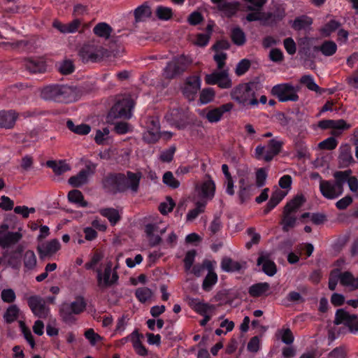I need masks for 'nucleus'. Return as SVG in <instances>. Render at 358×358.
<instances>
[{
    "instance_id": "1",
    "label": "nucleus",
    "mask_w": 358,
    "mask_h": 358,
    "mask_svg": "<svg viewBox=\"0 0 358 358\" xmlns=\"http://www.w3.org/2000/svg\"><path fill=\"white\" fill-rule=\"evenodd\" d=\"M257 85L255 83H245L234 87L230 96L241 109H251L258 107Z\"/></svg>"
},
{
    "instance_id": "2",
    "label": "nucleus",
    "mask_w": 358,
    "mask_h": 358,
    "mask_svg": "<svg viewBox=\"0 0 358 358\" xmlns=\"http://www.w3.org/2000/svg\"><path fill=\"white\" fill-rule=\"evenodd\" d=\"M41 96L46 100L69 103L78 99V92L76 87L72 86L49 85L42 90Z\"/></svg>"
},
{
    "instance_id": "3",
    "label": "nucleus",
    "mask_w": 358,
    "mask_h": 358,
    "mask_svg": "<svg viewBox=\"0 0 358 358\" xmlns=\"http://www.w3.org/2000/svg\"><path fill=\"white\" fill-rule=\"evenodd\" d=\"M333 176L335 181L321 180L320 191L322 195L327 199H334L343 193L345 185V173L336 171Z\"/></svg>"
},
{
    "instance_id": "4",
    "label": "nucleus",
    "mask_w": 358,
    "mask_h": 358,
    "mask_svg": "<svg viewBox=\"0 0 358 358\" xmlns=\"http://www.w3.org/2000/svg\"><path fill=\"white\" fill-rule=\"evenodd\" d=\"M82 59L86 62H99L110 56V52L97 41L85 43L79 51Z\"/></svg>"
},
{
    "instance_id": "5",
    "label": "nucleus",
    "mask_w": 358,
    "mask_h": 358,
    "mask_svg": "<svg viewBox=\"0 0 358 358\" xmlns=\"http://www.w3.org/2000/svg\"><path fill=\"white\" fill-rule=\"evenodd\" d=\"M299 89V87H295L290 83H285L274 85L271 93L280 102L297 101Z\"/></svg>"
},
{
    "instance_id": "6",
    "label": "nucleus",
    "mask_w": 358,
    "mask_h": 358,
    "mask_svg": "<svg viewBox=\"0 0 358 358\" xmlns=\"http://www.w3.org/2000/svg\"><path fill=\"white\" fill-rule=\"evenodd\" d=\"M134 101L129 98H123L119 100L110 109L107 115V121L112 122L117 118L129 119L132 115V109L134 108Z\"/></svg>"
},
{
    "instance_id": "7",
    "label": "nucleus",
    "mask_w": 358,
    "mask_h": 358,
    "mask_svg": "<svg viewBox=\"0 0 358 358\" xmlns=\"http://www.w3.org/2000/svg\"><path fill=\"white\" fill-rule=\"evenodd\" d=\"M192 60L187 56L180 55L169 62L163 70L166 78L172 79L182 74L192 64Z\"/></svg>"
},
{
    "instance_id": "8",
    "label": "nucleus",
    "mask_w": 358,
    "mask_h": 358,
    "mask_svg": "<svg viewBox=\"0 0 358 358\" xmlns=\"http://www.w3.org/2000/svg\"><path fill=\"white\" fill-rule=\"evenodd\" d=\"M215 183L209 175H206L204 178L196 183L195 185V194L202 200L201 202L210 201L215 196Z\"/></svg>"
},
{
    "instance_id": "9",
    "label": "nucleus",
    "mask_w": 358,
    "mask_h": 358,
    "mask_svg": "<svg viewBox=\"0 0 358 358\" xmlns=\"http://www.w3.org/2000/svg\"><path fill=\"white\" fill-rule=\"evenodd\" d=\"M86 306L84 299L79 297L71 303H64L62 305L60 315L66 322H71L75 319L73 315L83 312Z\"/></svg>"
},
{
    "instance_id": "10",
    "label": "nucleus",
    "mask_w": 358,
    "mask_h": 358,
    "mask_svg": "<svg viewBox=\"0 0 358 358\" xmlns=\"http://www.w3.org/2000/svg\"><path fill=\"white\" fill-rule=\"evenodd\" d=\"M113 264L107 262L104 270H97V283L100 288H106L115 284L118 280V275L115 271L112 272Z\"/></svg>"
},
{
    "instance_id": "11",
    "label": "nucleus",
    "mask_w": 358,
    "mask_h": 358,
    "mask_svg": "<svg viewBox=\"0 0 358 358\" xmlns=\"http://www.w3.org/2000/svg\"><path fill=\"white\" fill-rule=\"evenodd\" d=\"M104 189L112 194L125 191V176L123 174L108 175L102 182Z\"/></svg>"
},
{
    "instance_id": "12",
    "label": "nucleus",
    "mask_w": 358,
    "mask_h": 358,
    "mask_svg": "<svg viewBox=\"0 0 358 358\" xmlns=\"http://www.w3.org/2000/svg\"><path fill=\"white\" fill-rule=\"evenodd\" d=\"M334 323L336 325H344L352 333L358 331V317L356 315L350 314L344 309H338L336 311Z\"/></svg>"
},
{
    "instance_id": "13",
    "label": "nucleus",
    "mask_w": 358,
    "mask_h": 358,
    "mask_svg": "<svg viewBox=\"0 0 358 358\" xmlns=\"http://www.w3.org/2000/svg\"><path fill=\"white\" fill-rule=\"evenodd\" d=\"M8 228L7 224H2L0 226V247L3 249L12 247L22 238V234L20 231H9Z\"/></svg>"
},
{
    "instance_id": "14",
    "label": "nucleus",
    "mask_w": 358,
    "mask_h": 358,
    "mask_svg": "<svg viewBox=\"0 0 358 358\" xmlns=\"http://www.w3.org/2000/svg\"><path fill=\"white\" fill-rule=\"evenodd\" d=\"M27 300L29 307L35 316L43 319L48 317L50 309L46 306L44 299L38 295H32Z\"/></svg>"
},
{
    "instance_id": "15",
    "label": "nucleus",
    "mask_w": 358,
    "mask_h": 358,
    "mask_svg": "<svg viewBox=\"0 0 358 358\" xmlns=\"http://www.w3.org/2000/svg\"><path fill=\"white\" fill-rule=\"evenodd\" d=\"M229 70H217L210 74H207L205 81L208 85H218L220 88L228 89L232 85L229 76Z\"/></svg>"
},
{
    "instance_id": "16",
    "label": "nucleus",
    "mask_w": 358,
    "mask_h": 358,
    "mask_svg": "<svg viewBox=\"0 0 358 358\" xmlns=\"http://www.w3.org/2000/svg\"><path fill=\"white\" fill-rule=\"evenodd\" d=\"M164 118L171 125L182 129L187 124L189 112L184 109L172 108L166 113Z\"/></svg>"
},
{
    "instance_id": "17",
    "label": "nucleus",
    "mask_w": 358,
    "mask_h": 358,
    "mask_svg": "<svg viewBox=\"0 0 358 358\" xmlns=\"http://www.w3.org/2000/svg\"><path fill=\"white\" fill-rule=\"evenodd\" d=\"M96 168V165L94 163L88 162L84 169L69 179V184L73 187H80L87 183L88 178L94 173Z\"/></svg>"
},
{
    "instance_id": "18",
    "label": "nucleus",
    "mask_w": 358,
    "mask_h": 358,
    "mask_svg": "<svg viewBox=\"0 0 358 358\" xmlns=\"http://www.w3.org/2000/svg\"><path fill=\"white\" fill-rule=\"evenodd\" d=\"M61 248L59 241L56 239H51L39 243L36 248L39 257L43 259L51 257L55 255Z\"/></svg>"
},
{
    "instance_id": "19",
    "label": "nucleus",
    "mask_w": 358,
    "mask_h": 358,
    "mask_svg": "<svg viewBox=\"0 0 358 358\" xmlns=\"http://www.w3.org/2000/svg\"><path fill=\"white\" fill-rule=\"evenodd\" d=\"M161 136L159 122L157 119L150 117L147 122V129L144 131L143 138L148 143L157 142Z\"/></svg>"
},
{
    "instance_id": "20",
    "label": "nucleus",
    "mask_w": 358,
    "mask_h": 358,
    "mask_svg": "<svg viewBox=\"0 0 358 358\" xmlns=\"http://www.w3.org/2000/svg\"><path fill=\"white\" fill-rule=\"evenodd\" d=\"M187 300L189 306L201 315L213 313L215 310V306L206 303L199 299L188 297Z\"/></svg>"
},
{
    "instance_id": "21",
    "label": "nucleus",
    "mask_w": 358,
    "mask_h": 358,
    "mask_svg": "<svg viewBox=\"0 0 358 358\" xmlns=\"http://www.w3.org/2000/svg\"><path fill=\"white\" fill-rule=\"evenodd\" d=\"M201 88V79L199 76L189 77L182 90L183 94L189 99H194L195 95Z\"/></svg>"
},
{
    "instance_id": "22",
    "label": "nucleus",
    "mask_w": 358,
    "mask_h": 358,
    "mask_svg": "<svg viewBox=\"0 0 358 358\" xmlns=\"http://www.w3.org/2000/svg\"><path fill=\"white\" fill-rule=\"evenodd\" d=\"M284 142L278 137L271 139L268 143V150L264 156L266 162L271 161L275 156L278 155L282 150Z\"/></svg>"
},
{
    "instance_id": "23",
    "label": "nucleus",
    "mask_w": 358,
    "mask_h": 358,
    "mask_svg": "<svg viewBox=\"0 0 358 358\" xmlns=\"http://www.w3.org/2000/svg\"><path fill=\"white\" fill-rule=\"evenodd\" d=\"M248 10H253L247 15L246 20L248 21H262L265 25L270 24L269 20L273 17L271 13H262L261 8H253L252 6H248Z\"/></svg>"
},
{
    "instance_id": "24",
    "label": "nucleus",
    "mask_w": 358,
    "mask_h": 358,
    "mask_svg": "<svg viewBox=\"0 0 358 358\" xmlns=\"http://www.w3.org/2000/svg\"><path fill=\"white\" fill-rule=\"evenodd\" d=\"M220 266L225 272H236L245 268L246 263L235 261L229 257H224L221 261Z\"/></svg>"
},
{
    "instance_id": "25",
    "label": "nucleus",
    "mask_w": 358,
    "mask_h": 358,
    "mask_svg": "<svg viewBox=\"0 0 358 358\" xmlns=\"http://www.w3.org/2000/svg\"><path fill=\"white\" fill-rule=\"evenodd\" d=\"M233 108L234 105L231 103L223 104L219 108L210 110L206 114V118L210 122H217L221 119L224 113L229 112Z\"/></svg>"
},
{
    "instance_id": "26",
    "label": "nucleus",
    "mask_w": 358,
    "mask_h": 358,
    "mask_svg": "<svg viewBox=\"0 0 358 358\" xmlns=\"http://www.w3.org/2000/svg\"><path fill=\"white\" fill-rule=\"evenodd\" d=\"M257 265L262 266V271L268 275L273 276L277 269L275 263L271 261L267 254H262L257 259Z\"/></svg>"
},
{
    "instance_id": "27",
    "label": "nucleus",
    "mask_w": 358,
    "mask_h": 358,
    "mask_svg": "<svg viewBox=\"0 0 358 358\" xmlns=\"http://www.w3.org/2000/svg\"><path fill=\"white\" fill-rule=\"evenodd\" d=\"M24 271L25 272L34 271L37 266V258L31 250H26L22 255Z\"/></svg>"
},
{
    "instance_id": "28",
    "label": "nucleus",
    "mask_w": 358,
    "mask_h": 358,
    "mask_svg": "<svg viewBox=\"0 0 358 358\" xmlns=\"http://www.w3.org/2000/svg\"><path fill=\"white\" fill-rule=\"evenodd\" d=\"M25 69L31 73H41L46 71L45 62L40 59H28L24 61Z\"/></svg>"
},
{
    "instance_id": "29",
    "label": "nucleus",
    "mask_w": 358,
    "mask_h": 358,
    "mask_svg": "<svg viewBox=\"0 0 358 358\" xmlns=\"http://www.w3.org/2000/svg\"><path fill=\"white\" fill-rule=\"evenodd\" d=\"M270 289L271 287L268 282H258L249 287L248 293L252 297H259L268 295Z\"/></svg>"
},
{
    "instance_id": "30",
    "label": "nucleus",
    "mask_w": 358,
    "mask_h": 358,
    "mask_svg": "<svg viewBox=\"0 0 358 358\" xmlns=\"http://www.w3.org/2000/svg\"><path fill=\"white\" fill-rule=\"evenodd\" d=\"M141 177L142 175L140 172H127V177H125V190L129 189L132 192H136L138 189Z\"/></svg>"
},
{
    "instance_id": "31",
    "label": "nucleus",
    "mask_w": 358,
    "mask_h": 358,
    "mask_svg": "<svg viewBox=\"0 0 358 358\" xmlns=\"http://www.w3.org/2000/svg\"><path fill=\"white\" fill-rule=\"evenodd\" d=\"M339 280L342 285L349 287L351 290L358 289V277L355 278L350 272L340 273Z\"/></svg>"
},
{
    "instance_id": "32",
    "label": "nucleus",
    "mask_w": 358,
    "mask_h": 358,
    "mask_svg": "<svg viewBox=\"0 0 358 358\" xmlns=\"http://www.w3.org/2000/svg\"><path fill=\"white\" fill-rule=\"evenodd\" d=\"M17 117L16 113L13 110L0 112V127H13Z\"/></svg>"
},
{
    "instance_id": "33",
    "label": "nucleus",
    "mask_w": 358,
    "mask_h": 358,
    "mask_svg": "<svg viewBox=\"0 0 358 358\" xmlns=\"http://www.w3.org/2000/svg\"><path fill=\"white\" fill-rule=\"evenodd\" d=\"M135 20L136 22H143L151 16L152 11L147 2L138 6L134 12Z\"/></svg>"
},
{
    "instance_id": "34",
    "label": "nucleus",
    "mask_w": 358,
    "mask_h": 358,
    "mask_svg": "<svg viewBox=\"0 0 358 358\" xmlns=\"http://www.w3.org/2000/svg\"><path fill=\"white\" fill-rule=\"evenodd\" d=\"M113 28L106 22H99L93 29L94 34L99 38L105 40L110 37Z\"/></svg>"
},
{
    "instance_id": "35",
    "label": "nucleus",
    "mask_w": 358,
    "mask_h": 358,
    "mask_svg": "<svg viewBox=\"0 0 358 358\" xmlns=\"http://www.w3.org/2000/svg\"><path fill=\"white\" fill-rule=\"evenodd\" d=\"M22 252V249L18 248L17 251L13 252L8 255L7 252L3 254L4 257H7V265L10 268L16 270H19L21 267V258L20 254Z\"/></svg>"
},
{
    "instance_id": "36",
    "label": "nucleus",
    "mask_w": 358,
    "mask_h": 358,
    "mask_svg": "<svg viewBox=\"0 0 358 358\" xmlns=\"http://www.w3.org/2000/svg\"><path fill=\"white\" fill-rule=\"evenodd\" d=\"M313 24L311 17L307 15H301L296 17L292 23V27L297 31L306 30L310 28Z\"/></svg>"
},
{
    "instance_id": "37",
    "label": "nucleus",
    "mask_w": 358,
    "mask_h": 358,
    "mask_svg": "<svg viewBox=\"0 0 358 358\" xmlns=\"http://www.w3.org/2000/svg\"><path fill=\"white\" fill-rule=\"evenodd\" d=\"M217 6L219 10L228 16L234 15L238 9V4L229 0H221Z\"/></svg>"
},
{
    "instance_id": "38",
    "label": "nucleus",
    "mask_w": 358,
    "mask_h": 358,
    "mask_svg": "<svg viewBox=\"0 0 358 358\" xmlns=\"http://www.w3.org/2000/svg\"><path fill=\"white\" fill-rule=\"evenodd\" d=\"M99 213L106 217L112 225L116 224L120 220V215L117 209L113 208H102L99 210Z\"/></svg>"
},
{
    "instance_id": "39",
    "label": "nucleus",
    "mask_w": 358,
    "mask_h": 358,
    "mask_svg": "<svg viewBox=\"0 0 358 358\" xmlns=\"http://www.w3.org/2000/svg\"><path fill=\"white\" fill-rule=\"evenodd\" d=\"M240 190L239 196L243 201L250 194H253L256 187L254 185H249L245 178H241L239 181Z\"/></svg>"
},
{
    "instance_id": "40",
    "label": "nucleus",
    "mask_w": 358,
    "mask_h": 358,
    "mask_svg": "<svg viewBox=\"0 0 358 358\" xmlns=\"http://www.w3.org/2000/svg\"><path fill=\"white\" fill-rule=\"evenodd\" d=\"M47 166L52 169L53 171L57 175H62L70 170L69 164L64 161H59L58 162L55 161H48L47 162Z\"/></svg>"
},
{
    "instance_id": "41",
    "label": "nucleus",
    "mask_w": 358,
    "mask_h": 358,
    "mask_svg": "<svg viewBox=\"0 0 358 358\" xmlns=\"http://www.w3.org/2000/svg\"><path fill=\"white\" fill-rule=\"evenodd\" d=\"M143 336L140 334L137 331H134V334L132 336L134 338L133 348L136 352L140 356H146L148 355V350L142 344L141 338Z\"/></svg>"
},
{
    "instance_id": "42",
    "label": "nucleus",
    "mask_w": 358,
    "mask_h": 358,
    "mask_svg": "<svg viewBox=\"0 0 358 358\" xmlns=\"http://www.w3.org/2000/svg\"><path fill=\"white\" fill-rule=\"evenodd\" d=\"M68 199L70 202L78 204L81 207H87L88 203L84 200L82 192L78 189H73L69 192Z\"/></svg>"
},
{
    "instance_id": "43",
    "label": "nucleus",
    "mask_w": 358,
    "mask_h": 358,
    "mask_svg": "<svg viewBox=\"0 0 358 358\" xmlns=\"http://www.w3.org/2000/svg\"><path fill=\"white\" fill-rule=\"evenodd\" d=\"M155 15L159 20L168 21L172 18L173 12L171 8L158 6L155 9Z\"/></svg>"
},
{
    "instance_id": "44",
    "label": "nucleus",
    "mask_w": 358,
    "mask_h": 358,
    "mask_svg": "<svg viewBox=\"0 0 358 358\" xmlns=\"http://www.w3.org/2000/svg\"><path fill=\"white\" fill-rule=\"evenodd\" d=\"M66 125L71 131L80 135L88 134L91 131V128L88 124H80L76 125L71 120H68Z\"/></svg>"
},
{
    "instance_id": "45",
    "label": "nucleus",
    "mask_w": 358,
    "mask_h": 358,
    "mask_svg": "<svg viewBox=\"0 0 358 358\" xmlns=\"http://www.w3.org/2000/svg\"><path fill=\"white\" fill-rule=\"evenodd\" d=\"M20 309L17 305L10 306L3 314V319L6 323L15 322L19 317Z\"/></svg>"
},
{
    "instance_id": "46",
    "label": "nucleus",
    "mask_w": 358,
    "mask_h": 358,
    "mask_svg": "<svg viewBox=\"0 0 358 358\" xmlns=\"http://www.w3.org/2000/svg\"><path fill=\"white\" fill-rule=\"evenodd\" d=\"M340 26L341 23L339 22L332 20L321 27L319 31L322 36L327 37L338 29Z\"/></svg>"
},
{
    "instance_id": "47",
    "label": "nucleus",
    "mask_w": 358,
    "mask_h": 358,
    "mask_svg": "<svg viewBox=\"0 0 358 358\" xmlns=\"http://www.w3.org/2000/svg\"><path fill=\"white\" fill-rule=\"evenodd\" d=\"M296 224V217L292 213H289L288 212L284 211V217L281 224L282 226V229L285 231H288L291 229L294 228Z\"/></svg>"
},
{
    "instance_id": "48",
    "label": "nucleus",
    "mask_w": 358,
    "mask_h": 358,
    "mask_svg": "<svg viewBox=\"0 0 358 358\" xmlns=\"http://www.w3.org/2000/svg\"><path fill=\"white\" fill-rule=\"evenodd\" d=\"M315 50H319L324 56H331L336 52L337 45L334 41H327Z\"/></svg>"
},
{
    "instance_id": "49",
    "label": "nucleus",
    "mask_w": 358,
    "mask_h": 358,
    "mask_svg": "<svg viewBox=\"0 0 358 358\" xmlns=\"http://www.w3.org/2000/svg\"><path fill=\"white\" fill-rule=\"evenodd\" d=\"M338 173H345V184L347 182L350 191L353 193H357L358 192V180L355 176H351V171H339Z\"/></svg>"
},
{
    "instance_id": "50",
    "label": "nucleus",
    "mask_w": 358,
    "mask_h": 358,
    "mask_svg": "<svg viewBox=\"0 0 358 358\" xmlns=\"http://www.w3.org/2000/svg\"><path fill=\"white\" fill-rule=\"evenodd\" d=\"M300 83L307 87L309 90L321 94V88L316 84L312 76L305 75L300 79Z\"/></svg>"
},
{
    "instance_id": "51",
    "label": "nucleus",
    "mask_w": 358,
    "mask_h": 358,
    "mask_svg": "<svg viewBox=\"0 0 358 358\" xmlns=\"http://www.w3.org/2000/svg\"><path fill=\"white\" fill-rule=\"evenodd\" d=\"M232 41L237 45H243L246 41L245 34L239 27H234L231 32Z\"/></svg>"
},
{
    "instance_id": "52",
    "label": "nucleus",
    "mask_w": 358,
    "mask_h": 358,
    "mask_svg": "<svg viewBox=\"0 0 358 358\" xmlns=\"http://www.w3.org/2000/svg\"><path fill=\"white\" fill-rule=\"evenodd\" d=\"M303 202L304 197L302 195L296 196L285 206L284 211L293 214Z\"/></svg>"
},
{
    "instance_id": "53",
    "label": "nucleus",
    "mask_w": 358,
    "mask_h": 358,
    "mask_svg": "<svg viewBox=\"0 0 358 358\" xmlns=\"http://www.w3.org/2000/svg\"><path fill=\"white\" fill-rule=\"evenodd\" d=\"M154 226L152 225H146L145 226V232L148 237V241L150 243V245L152 246H155L158 245L161 241L162 238L160 237V234H155L154 233Z\"/></svg>"
},
{
    "instance_id": "54",
    "label": "nucleus",
    "mask_w": 358,
    "mask_h": 358,
    "mask_svg": "<svg viewBox=\"0 0 358 358\" xmlns=\"http://www.w3.org/2000/svg\"><path fill=\"white\" fill-rule=\"evenodd\" d=\"M205 202L198 201L196 203V208L189 210L187 214V221H193L197 216L201 213L204 212L206 207Z\"/></svg>"
},
{
    "instance_id": "55",
    "label": "nucleus",
    "mask_w": 358,
    "mask_h": 358,
    "mask_svg": "<svg viewBox=\"0 0 358 358\" xmlns=\"http://www.w3.org/2000/svg\"><path fill=\"white\" fill-rule=\"evenodd\" d=\"M136 296L142 303H145L151 299L152 292L148 287H139L136 290Z\"/></svg>"
},
{
    "instance_id": "56",
    "label": "nucleus",
    "mask_w": 358,
    "mask_h": 358,
    "mask_svg": "<svg viewBox=\"0 0 358 358\" xmlns=\"http://www.w3.org/2000/svg\"><path fill=\"white\" fill-rule=\"evenodd\" d=\"M18 323L24 338L30 345L31 348H34L35 347V341L30 329L26 326L23 321L20 320Z\"/></svg>"
},
{
    "instance_id": "57",
    "label": "nucleus",
    "mask_w": 358,
    "mask_h": 358,
    "mask_svg": "<svg viewBox=\"0 0 358 358\" xmlns=\"http://www.w3.org/2000/svg\"><path fill=\"white\" fill-rule=\"evenodd\" d=\"M163 182L167 186L176 189L178 188L180 182L179 180H178L171 171H166L164 176H163Z\"/></svg>"
},
{
    "instance_id": "58",
    "label": "nucleus",
    "mask_w": 358,
    "mask_h": 358,
    "mask_svg": "<svg viewBox=\"0 0 358 358\" xmlns=\"http://www.w3.org/2000/svg\"><path fill=\"white\" fill-rule=\"evenodd\" d=\"M217 281V274L214 272H209L203 280L202 287L206 291H210L213 286Z\"/></svg>"
},
{
    "instance_id": "59",
    "label": "nucleus",
    "mask_w": 358,
    "mask_h": 358,
    "mask_svg": "<svg viewBox=\"0 0 358 358\" xmlns=\"http://www.w3.org/2000/svg\"><path fill=\"white\" fill-rule=\"evenodd\" d=\"M110 131L108 128H103L102 130L98 129L94 136L95 142L99 145H103L106 143L107 140L109 138Z\"/></svg>"
},
{
    "instance_id": "60",
    "label": "nucleus",
    "mask_w": 358,
    "mask_h": 358,
    "mask_svg": "<svg viewBox=\"0 0 358 358\" xmlns=\"http://www.w3.org/2000/svg\"><path fill=\"white\" fill-rule=\"evenodd\" d=\"M215 97V91L213 88L203 89L200 94V101L203 103H208L213 101Z\"/></svg>"
},
{
    "instance_id": "61",
    "label": "nucleus",
    "mask_w": 358,
    "mask_h": 358,
    "mask_svg": "<svg viewBox=\"0 0 358 358\" xmlns=\"http://www.w3.org/2000/svg\"><path fill=\"white\" fill-rule=\"evenodd\" d=\"M286 196V193L281 190L274 192L269 200V208H274L282 199Z\"/></svg>"
},
{
    "instance_id": "62",
    "label": "nucleus",
    "mask_w": 358,
    "mask_h": 358,
    "mask_svg": "<svg viewBox=\"0 0 358 358\" xmlns=\"http://www.w3.org/2000/svg\"><path fill=\"white\" fill-rule=\"evenodd\" d=\"M267 178V171L265 169H259L256 172V187H263L266 184Z\"/></svg>"
},
{
    "instance_id": "63",
    "label": "nucleus",
    "mask_w": 358,
    "mask_h": 358,
    "mask_svg": "<svg viewBox=\"0 0 358 358\" xmlns=\"http://www.w3.org/2000/svg\"><path fill=\"white\" fill-rule=\"evenodd\" d=\"M174 206L175 203L171 197H167L164 202L160 203L159 210L162 214L166 215L171 212Z\"/></svg>"
},
{
    "instance_id": "64",
    "label": "nucleus",
    "mask_w": 358,
    "mask_h": 358,
    "mask_svg": "<svg viewBox=\"0 0 358 358\" xmlns=\"http://www.w3.org/2000/svg\"><path fill=\"white\" fill-rule=\"evenodd\" d=\"M346 355V348L344 346H339L329 353L328 358H345Z\"/></svg>"
}]
</instances>
